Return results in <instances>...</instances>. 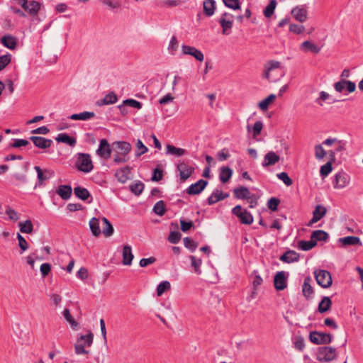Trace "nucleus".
Wrapping results in <instances>:
<instances>
[{
  "label": "nucleus",
  "mask_w": 363,
  "mask_h": 363,
  "mask_svg": "<svg viewBox=\"0 0 363 363\" xmlns=\"http://www.w3.org/2000/svg\"><path fill=\"white\" fill-rule=\"evenodd\" d=\"M311 278L310 277H306L303 281V284L302 286V292L303 295L306 298H311L312 295L313 294L314 291L313 289V287L310 284Z\"/></svg>",
  "instance_id": "nucleus-35"
},
{
  "label": "nucleus",
  "mask_w": 363,
  "mask_h": 363,
  "mask_svg": "<svg viewBox=\"0 0 363 363\" xmlns=\"http://www.w3.org/2000/svg\"><path fill=\"white\" fill-rule=\"evenodd\" d=\"M277 177L281 180L284 184L287 186H291L293 183L292 179L289 177L288 174L286 172H281L277 174Z\"/></svg>",
  "instance_id": "nucleus-64"
},
{
  "label": "nucleus",
  "mask_w": 363,
  "mask_h": 363,
  "mask_svg": "<svg viewBox=\"0 0 363 363\" xmlns=\"http://www.w3.org/2000/svg\"><path fill=\"white\" fill-rule=\"evenodd\" d=\"M189 259H190L191 262V266L194 269V272L197 274H201V264H202V260L201 259H199V258H196L194 256H190Z\"/></svg>",
  "instance_id": "nucleus-50"
},
{
  "label": "nucleus",
  "mask_w": 363,
  "mask_h": 363,
  "mask_svg": "<svg viewBox=\"0 0 363 363\" xmlns=\"http://www.w3.org/2000/svg\"><path fill=\"white\" fill-rule=\"evenodd\" d=\"M299 258V254L296 252L294 250H288L280 257L279 259L286 263H291L298 262Z\"/></svg>",
  "instance_id": "nucleus-25"
},
{
  "label": "nucleus",
  "mask_w": 363,
  "mask_h": 363,
  "mask_svg": "<svg viewBox=\"0 0 363 363\" xmlns=\"http://www.w3.org/2000/svg\"><path fill=\"white\" fill-rule=\"evenodd\" d=\"M223 2L225 6L233 10L240 9V8L239 0H223Z\"/></svg>",
  "instance_id": "nucleus-60"
},
{
  "label": "nucleus",
  "mask_w": 363,
  "mask_h": 363,
  "mask_svg": "<svg viewBox=\"0 0 363 363\" xmlns=\"http://www.w3.org/2000/svg\"><path fill=\"white\" fill-rule=\"evenodd\" d=\"M55 140L59 143H66L72 147H74L77 143L76 139L73 137H70L67 133L58 134Z\"/></svg>",
  "instance_id": "nucleus-33"
},
{
  "label": "nucleus",
  "mask_w": 363,
  "mask_h": 363,
  "mask_svg": "<svg viewBox=\"0 0 363 363\" xmlns=\"http://www.w3.org/2000/svg\"><path fill=\"white\" fill-rule=\"evenodd\" d=\"M277 6V1L276 0H270L269 4L266 6V8L264 10V15L266 18L271 17L276 9Z\"/></svg>",
  "instance_id": "nucleus-49"
},
{
  "label": "nucleus",
  "mask_w": 363,
  "mask_h": 363,
  "mask_svg": "<svg viewBox=\"0 0 363 363\" xmlns=\"http://www.w3.org/2000/svg\"><path fill=\"white\" fill-rule=\"evenodd\" d=\"M29 139L33 143L35 147L40 149L49 148L52 144V140L40 136H30Z\"/></svg>",
  "instance_id": "nucleus-20"
},
{
  "label": "nucleus",
  "mask_w": 363,
  "mask_h": 363,
  "mask_svg": "<svg viewBox=\"0 0 363 363\" xmlns=\"http://www.w3.org/2000/svg\"><path fill=\"white\" fill-rule=\"evenodd\" d=\"M313 240L317 241H325L326 242L329 238V235L324 230H314L311 236Z\"/></svg>",
  "instance_id": "nucleus-37"
},
{
  "label": "nucleus",
  "mask_w": 363,
  "mask_h": 363,
  "mask_svg": "<svg viewBox=\"0 0 363 363\" xmlns=\"http://www.w3.org/2000/svg\"><path fill=\"white\" fill-rule=\"evenodd\" d=\"M208 185V182L203 179H200L197 182L191 184L186 189V192L189 195H197L201 194L203 190Z\"/></svg>",
  "instance_id": "nucleus-16"
},
{
  "label": "nucleus",
  "mask_w": 363,
  "mask_h": 363,
  "mask_svg": "<svg viewBox=\"0 0 363 363\" xmlns=\"http://www.w3.org/2000/svg\"><path fill=\"white\" fill-rule=\"evenodd\" d=\"M177 170L179 172L180 179L184 182L191 176L194 168L184 162L179 161L177 164Z\"/></svg>",
  "instance_id": "nucleus-8"
},
{
  "label": "nucleus",
  "mask_w": 363,
  "mask_h": 363,
  "mask_svg": "<svg viewBox=\"0 0 363 363\" xmlns=\"http://www.w3.org/2000/svg\"><path fill=\"white\" fill-rule=\"evenodd\" d=\"M300 48L305 52L310 51L315 54H318L320 51V48L318 47L315 44L309 40L303 42L300 46Z\"/></svg>",
  "instance_id": "nucleus-31"
},
{
  "label": "nucleus",
  "mask_w": 363,
  "mask_h": 363,
  "mask_svg": "<svg viewBox=\"0 0 363 363\" xmlns=\"http://www.w3.org/2000/svg\"><path fill=\"white\" fill-rule=\"evenodd\" d=\"M316 245L315 240H313L312 239L308 241L306 240H300L298 242V247L299 249L303 251H308L313 248Z\"/></svg>",
  "instance_id": "nucleus-45"
},
{
  "label": "nucleus",
  "mask_w": 363,
  "mask_h": 363,
  "mask_svg": "<svg viewBox=\"0 0 363 363\" xmlns=\"http://www.w3.org/2000/svg\"><path fill=\"white\" fill-rule=\"evenodd\" d=\"M101 220L103 221L104 226L103 228V234L106 237H110L113 233V227L112 226L111 223L109 222V220L105 218H101Z\"/></svg>",
  "instance_id": "nucleus-43"
},
{
  "label": "nucleus",
  "mask_w": 363,
  "mask_h": 363,
  "mask_svg": "<svg viewBox=\"0 0 363 363\" xmlns=\"http://www.w3.org/2000/svg\"><path fill=\"white\" fill-rule=\"evenodd\" d=\"M279 160H280V157L279 155H277L273 151H269V152H267L265 155L262 165L264 167L274 165L276 163H277L279 161Z\"/></svg>",
  "instance_id": "nucleus-23"
},
{
  "label": "nucleus",
  "mask_w": 363,
  "mask_h": 363,
  "mask_svg": "<svg viewBox=\"0 0 363 363\" xmlns=\"http://www.w3.org/2000/svg\"><path fill=\"white\" fill-rule=\"evenodd\" d=\"M183 242L184 246L189 249L191 252H194L197 247V244L191 238H184Z\"/></svg>",
  "instance_id": "nucleus-55"
},
{
  "label": "nucleus",
  "mask_w": 363,
  "mask_h": 363,
  "mask_svg": "<svg viewBox=\"0 0 363 363\" xmlns=\"http://www.w3.org/2000/svg\"><path fill=\"white\" fill-rule=\"evenodd\" d=\"M72 191L70 186L60 185L58 186L56 192L62 199L67 200L72 195Z\"/></svg>",
  "instance_id": "nucleus-30"
},
{
  "label": "nucleus",
  "mask_w": 363,
  "mask_h": 363,
  "mask_svg": "<svg viewBox=\"0 0 363 363\" xmlns=\"http://www.w3.org/2000/svg\"><path fill=\"white\" fill-rule=\"evenodd\" d=\"M263 128V123L260 121H257L255 123L252 128L250 127V125L247 126V129L248 132L252 131L253 137L255 138L257 135H259L262 131V129Z\"/></svg>",
  "instance_id": "nucleus-46"
},
{
  "label": "nucleus",
  "mask_w": 363,
  "mask_h": 363,
  "mask_svg": "<svg viewBox=\"0 0 363 363\" xmlns=\"http://www.w3.org/2000/svg\"><path fill=\"white\" fill-rule=\"evenodd\" d=\"M309 340L315 345H326L332 341V335L318 331H312L309 334Z\"/></svg>",
  "instance_id": "nucleus-5"
},
{
  "label": "nucleus",
  "mask_w": 363,
  "mask_h": 363,
  "mask_svg": "<svg viewBox=\"0 0 363 363\" xmlns=\"http://www.w3.org/2000/svg\"><path fill=\"white\" fill-rule=\"evenodd\" d=\"M350 181V176L344 172H337L335 176V180L333 182V186L335 189H342L347 186Z\"/></svg>",
  "instance_id": "nucleus-12"
},
{
  "label": "nucleus",
  "mask_w": 363,
  "mask_h": 363,
  "mask_svg": "<svg viewBox=\"0 0 363 363\" xmlns=\"http://www.w3.org/2000/svg\"><path fill=\"white\" fill-rule=\"evenodd\" d=\"M95 116L94 112L84 111L79 113H74L69 116V119L72 120H80V121H88L93 118Z\"/></svg>",
  "instance_id": "nucleus-34"
},
{
  "label": "nucleus",
  "mask_w": 363,
  "mask_h": 363,
  "mask_svg": "<svg viewBox=\"0 0 363 363\" xmlns=\"http://www.w3.org/2000/svg\"><path fill=\"white\" fill-rule=\"evenodd\" d=\"M332 306V301L328 296H324L318 304V310L320 313H323L330 310Z\"/></svg>",
  "instance_id": "nucleus-39"
},
{
  "label": "nucleus",
  "mask_w": 363,
  "mask_h": 363,
  "mask_svg": "<svg viewBox=\"0 0 363 363\" xmlns=\"http://www.w3.org/2000/svg\"><path fill=\"white\" fill-rule=\"evenodd\" d=\"M291 14L294 18L300 23L305 22L308 18V11L304 8V6H297L294 7L291 11Z\"/></svg>",
  "instance_id": "nucleus-19"
},
{
  "label": "nucleus",
  "mask_w": 363,
  "mask_h": 363,
  "mask_svg": "<svg viewBox=\"0 0 363 363\" xmlns=\"http://www.w3.org/2000/svg\"><path fill=\"white\" fill-rule=\"evenodd\" d=\"M182 52L183 55H189L194 57L199 62H202L204 59L203 52L195 47L183 45L182 46Z\"/></svg>",
  "instance_id": "nucleus-15"
},
{
  "label": "nucleus",
  "mask_w": 363,
  "mask_h": 363,
  "mask_svg": "<svg viewBox=\"0 0 363 363\" xmlns=\"http://www.w3.org/2000/svg\"><path fill=\"white\" fill-rule=\"evenodd\" d=\"M332 164L330 162H328L320 167V174L322 177H325L332 172Z\"/></svg>",
  "instance_id": "nucleus-54"
},
{
  "label": "nucleus",
  "mask_w": 363,
  "mask_h": 363,
  "mask_svg": "<svg viewBox=\"0 0 363 363\" xmlns=\"http://www.w3.org/2000/svg\"><path fill=\"white\" fill-rule=\"evenodd\" d=\"M336 357V350L332 347H322L318 349L317 359L320 362H328Z\"/></svg>",
  "instance_id": "nucleus-7"
},
{
  "label": "nucleus",
  "mask_w": 363,
  "mask_h": 363,
  "mask_svg": "<svg viewBox=\"0 0 363 363\" xmlns=\"http://www.w3.org/2000/svg\"><path fill=\"white\" fill-rule=\"evenodd\" d=\"M130 191L135 195H140L144 189V184L141 182H136L130 186Z\"/></svg>",
  "instance_id": "nucleus-52"
},
{
  "label": "nucleus",
  "mask_w": 363,
  "mask_h": 363,
  "mask_svg": "<svg viewBox=\"0 0 363 363\" xmlns=\"http://www.w3.org/2000/svg\"><path fill=\"white\" fill-rule=\"evenodd\" d=\"M233 15L227 12L223 13L220 16L218 20V23H220L222 28V33L223 35L230 34L233 26Z\"/></svg>",
  "instance_id": "nucleus-6"
},
{
  "label": "nucleus",
  "mask_w": 363,
  "mask_h": 363,
  "mask_svg": "<svg viewBox=\"0 0 363 363\" xmlns=\"http://www.w3.org/2000/svg\"><path fill=\"white\" fill-rule=\"evenodd\" d=\"M113 150L116 154L120 155L128 156L129 152L131 150V145L129 143L124 141L114 142L112 144Z\"/></svg>",
  "instance_id": "nucleus-13"
},
{
  "label": "nucleus",
  "mask_w": 363,
  "mask_h": 363,
  "mask_svg": "<svg viewBox=\"0 0 363 363\" xmlns=\"http://www.w3.org/2000/svg\"><path fill=\"white\" fill-rule=\"evenodd\" d=\"M165 211V205L163 201H159L155 204L153 207V212L155 214L162 216L164 215Z\"/></svg>",
  "instance_id": "nucleus-51"
},
{
  "label": "nucleus",
  "mask_w": 363,
  "mask_h": 363,
  "mask_svg": "<svg viewBox=\"0 0 363 363\" xmlns=\"http://www.w3.org/2000/svg\"><path fill=\"white\" fill-rule=\"evenodd\" d=\"M326 155V152L321 145L315 146V156L318 160H322Z\"/></svg>",
  "instance_id": "nucleus-63"
},
{
  "label": "nucleus",
  "mask_w": 363,
  "mask_h": 363,
  "mask_svg": "<svg viewBox=\"0 0 363 363\" xmlns=\"http://www.w3.org/2000/svg\"><path fill=\"white\" fill-rule=\"evenodd\" d=\"M289 273L284 271L278 272L274 276V285L277 291H282L287 286Z\"/></svg>",
  "instance_id": "nucleus-9"
},
{
  "label": "nucleus",
  "mask_w": 363,
  "mask_h": 363,
  "mask_svg": "<svg viewBox=\"0 0 363 363\" xmlns=\"http://www.w3.org/2000/svg\"><path fill=\"white\" fill-rule=\"evenodd\" d=\"M20 231L23 233H31L33 230V225L30 220H26L23 222L18 223Z\"/></svg>",
  "instance_id": "nucleus-42"
},
{
  "label": "nucleus",
  "mask_w": 363,
  "mask_h": 363,
  "mask_svg": "<svg viewBox=\"0 0 363 363\" xmlns=\"http://www.w3.org/2000/svg\"><path fill=\"white\" fill-rule=\"evenodd\" d=\"M6 213L12 221H17L19 219L18 213L10 206L6 208Z\"/></svg>",
  "instance_id": "nucleus-57"
},
{
  "label": "nucleus",
  "mask_w": 363,
  "mask_h": 363,
  "mask_svg": "<svg viewBox=\"0 0 363 363\" xmlns=\"http://www.w3.org/2000/svg\"><path fill=\"white\" fill-rule=\"evenodd\" d=\"M136 147L138 149V152L135 153L136 157H140L148 151L147 147L140 140H138L136 143Z\"/></svg>",
  "instance_id": "nucleus-62"
},
{
  "label": "nucleus",
  "mask_w": 363,
  "mask_h": 363,
  "mask_svg": "<svg viewBox=\"0 0 363 363\" xmlns=\"http://www.w3.org/2000/svg\"><path fill=\"white\" fill-rule=\"evenodd\" d=\"M233 170L228 167H222L220 169L219 179L223 183H226L230 179Z\"/></svg>",
  "instance_id": "nucleus-38"
},
{
  "label": "nucleus",
  "mask_w": 363,
  "mask_h": 363,
  "mask_svg": "<svg viewBox=\"0 0 363 363\" xmlns=\"http://www.w3.org/2000/svg\"><path fill=\"white\" fill-rule=\"evenodd\" d=\"M76 167L79 171L84 173L91 172L94 166L90 155L86 153H79L76 161Z\"/></svg>",
  "instance_id": "nucleus-2"
},
{
  "label": "nucleus",
  "mask_w": 363,
  "mask_h": 363,
  "mask_svg": "<svg viewBox=\"0 0 363 363\" xmlns=\"http://www.w3.org/2000/svg\"><path fill=\"white\" fill-rule=\"evenodd\" d=\"M203 4L205 15L207 16H213L216 9V1L214 0H205Z\"/></svg>",
  "instance_id": "nucleus-36"
},
{
  "label": "nucleus",
  "mask_w": 363,
  "mask_h": 363,
  "mask_svg": "<svg viewBox=\"0 0 363 363\" xmlns=\"http://www.w3.org/2000/svg\"><path fill=\"white\" fill-rule=\"evenodd\" d=\"M330 98H331V96L328 93H327V92H325L324 91H322L320 92L319 97L315 99V102L317 104H318L319 106H323V101L328 100Z\"/></svg>",
  "instance_id": "nucleus-59"
},
{
  "label": "nucleus",
  "mask_w": 363,
  "mask_h": 363,
  "mask_svg": "<svg viewBox=\"0 0 363 363\" xmlns=\"http://www.w3.org/2000/svg\"><path fill=\"white\" fill-rule=\"evenodd\" d=\"M62 315L65 318V319L70 324L71 327L73 329L77 328V327L78 326V323L72 317L68 308H65L63 311Z\"/></svg>",
  "instance_id": "nucleus-48"
},
{
  "label": "nucleus",
  "mask_w": 363,
  "mask_h": 363,
  "mask_svg": "<svg viewBox=\"0 0 363 363\" xmlns=\"http://www.w3.org/2000/svg\"><path fill=\"white\" fill-rule=\"evenodd\" d=\"M334 89L337 92H342L345 89H346L348 93H352L356 89V84L354 82L351 81L341 79L340 81L334 84Z\"/></svg>",
  "instance_id": "nucleus-14"
},
{
  "label": "nucleus",
  "mask_w": 363,
  "mask_h": 363,
  "mask_svg": "<svg viewBox=\"0 0 363 363\" xmlns=\"http://www.w3.org/2000/svg\"><path fill=\"white\" fill-rule=\"evenodd\" d=\"M229 196L228 193H223V191L215 189L211 196L207 199V202L208 205H213L216 203L224 200L225 199Z\"/></svg>",
  "instance_id": "nucleus-22"
},
{
  "label": "nucleus",
  "mask_w": 363,
  "mask_h": 363,
  "mask_svg": "<svg viewBox=\"0 0 363 363\" xmlns=\"http://www.w3.org/2000/svg\"><path fill=\"white\" fill-rule=\"evenodd\" d=\"M280 203V200L277 198L272 197L269 199L267 201V207L273 211H275L277 210V207Z\"/></svg>",
  "instance_id": "nucleus-61"
},
{
  "label": "nucleus",
  "mask_w": 363,
  "mask_h": 363,
  "mask_svg": "<svg viewBox=\"0 0 363 363\" xmlns=\"http://www.w3.org/2000/svg\"><path fill=\"white\" fill-rule=\"evenodd\" d=\"M94 340V335L91 331L86 335H80L77 338V342L74 345V351L77 354H88L89 350L85 347L91 346Z\"/></svg>",
  "instance_id": "nucleus-1"
},
{
  "label": "nucleus",
  "mask_w": 363,
  "mask_h": 363,
  "mask_svg": "<svg viewBox=\"0 0 363 363\" xmlns=\"http://www.w3.org/2000/svg\"><path fill=\"white\" fill-rule=\"evenodd\" d=\"M280 67V62L278 61L271 60L267 62L264 65V71L263 74V77L266 78L269 81L275 82L277 79L272 77L271 73L275 69H277Z\"/></svg>",
  "instance_id": "nucleus-18"
},
{
  "label": "nucleus",
  "mask_w": 363,
  "mask_h": 363,
  "mask_svg": "<svg viewBox=\"0 0 363 363\" xmlns=\"http://www.w3.org/2000/svg\"><path fill=\"white\" fill-rule=\"evenodd\" d=\"M130 169L129 167H125L123 168H121L118 170H116L115 173V177H116L117 180L124 184L129 179H130Z\"/></svg>",
  "instance_id": "nucleus-24"
},
{
  "label": "nucleus",
  "mask_w": 363,
  "mask_h": 363,
  "mask_svg": "<svg viewBox=\"0 0 363 363\" xmlns=\"http://www.w3.org/2000/svg\"><path fill=\"white\" fill-rule=\"evenodd\" d=\"M75 196L82 201H86L89 198L91 199L89 191L84 187L77 186L74 188Z\"/></svg>",
  "instance_id": "nucleus-32"
},
{
  "label": "nucleus",
  "mask_w": 363,
  "mask_h": 363,
  "mask_svg": "<svg viewBox=\"0 0 363 363\" xmlns=\"http://www.w3.org/2000/svg\"><path fill=\"white\" fill-rule=\"evenodd\" d=\"M21 6L32 16H36L40 9V4L36 1L21 2Z\"/></svg>",
  "instance_id": "nucleus-17"
},
{
  "label": "nucleus",
  "mask_w": 363,
  "mask_h": 363,
  "mask_svg": "<svg viewBox=\"0 0 363 363\" xmlns=\"http://www.w3.org/2000/svg\"><path fill=\"white\" fill-rule=\"evenodd\" d=\"M166 148H167V152H166L167 154L175 155L177 157L182 156V155H185L186 152V151L184 149L180 148V147H177L172 145H167Z\"/></svg>",
  "instance_id": "nucleus-40"
},
{
  "label": "nucleus",
  "mask_w": 363,
  "mask_h": 363,
  "mask_svg": "<svg viewBox=\"0 0 363 363\" xmlns=\"http://www.w3.org/2000/svg\"><path fill=\"white\" fill-rule=\"evenodd\" d=\"M113 148L106 139H101L99 142V147L96 150L97 155L105 160L110 157Z\"/></svg>",
  "instance_id": "nucleus-11"
},
{
  "label": "nucleus",
  "mask_w": 363,
  "mask_h": 363,
  "mask_svg": "<svg viewBox=\"0 0 363 363\" xmlns=\"http://www.w3.org/2000/svg\"><path fill=\"white\" fill-rule=\"evenodd\" d=\"M17 239L18 241V246L21 250V254H22L24 251L28 249V244L20 233H17Z\"/></svg>",
  "instance_id": "nucleus-56"
},
{
  "label": "nucleus",
  "mask_w": 363,
  "mask_h": 363,
  "mask_svg": "<svg viewBox=\"0 0 363 363\" xmlns=\"http://www.w3.org/2000/svg\"><path fill=\"white\" fill-rule=\"evenodd\" d=\"M326 212L327 210L324 206L321 205L316 206L313 212V218L308 222V226H312L314 223L320 220L326 214Z\"/></svg>",
  "instance_id": "nucleus-21"
},
{
  "label": "nucleus",
  "mask_w": 363,
  "mask_h": 363,
  "mask_svg": "<svg viewBox=\"0 0 363 363\" xmlns=\"http://www.w3.org/2000/svg\"><path fill=\"white\" fill-rule=\"evenodd\" d=\"M276 97L277 96L274 94L269 95L267 98L259 103V108L262 111H266L268 108L269 105L276 99Z\"/></svg>",
  "instance_id": "nucleus-44"
},
{
  "label": "nucleus",
  "mask_w": 363,
  "mask_h": 363,
  "mask_svg": "<svg viewBox=\"0 0 363 363\" xmlns=\"http://www.w3.org/2000/svg\"><path fill=\"white\" fill-rule=\"evenodd\" d=\"M181 239V233L179 231H171L168 237V240L172 244H177Z\"/></svg>",
  "instance_id": "nucleus-58"
},
{
  "label": "nucleus",
  "mask_w": 363,
  "mask_h": 363,
  "mask_svg": "<svg viewBox=\"0 0 363 363\" xmlns=\"http://www.w3.org/2000/svg\"><path fill=\"white\" fill-rule=\"evenodd\" d=\"M171 284L168 281H162L160 282L157 287V296H162L167 290L169 289Z\"/></svg>",
  "instance_id": "nucleus-53"
},
{
  "label": "nucleus",
  "mask_w": 363,
  "mask_h": 363,
  "mask_svg": "<svg viewBox=\"0 0 363 363\" xmlns=\"http://www.w3.org/2000/svg\"><path fill=\"white\" fill-rule=\"evenodd\" d=\"M1 43L3 45L10 50H13L16 47V38L11 35H5L1 38Z\"/></svg>",
  "instance_id": "nucleus-28"
},
{
  "label": "nucleus",
  "mask_w": 363,
  "mask_h": 363,
  "mask_svg": "<svg viewBox=\"0 0 363 363\" xmlns=\"http://www.w3.org/2000/svg\"><path fill=\"white\" fill-rule=\"evenodd\" d=\"M117 96L113 92H110L106 94L104 98L99 103V105H109L113 104L117 101Z\"/></svg>",
  "instance_id": "nucleus-47"
},
{
  "label": "nucleus",
  "mask_w": 363,
  "mask_h": 363,
  "mask_svg": "<svg viewBox=\"0 0 363 363\" xmlns=\"http://www.w3.org/2000/svg\"><path fill=\"white\" fill-rule=\"evenodd\" d=\"M314 276L317 283L323 288H329L333 283L330 273L324 269H318L314 272Z\"/></svg>",
  "instance_id": "nucleus-3"
},
{
  "label": "nucleus",
  "mask_w": 363,
  "mask_h": 363,
  "mask_svg": "<svg viewBox=\"0 0 363 363\" xmlns=\"http://www.w3.org/2000/svg\"><path fill=\"white\" fill-rule=\"evenodd\" d=\"M234 196L238 199H250L251 193L250 190L245 186L236 188L233 191Z\"/></svg>",
  "instance_id": "nucleus-29"
},
{
  "label": "nucleus",
  "mask_w": 363,
  "mask_h": 363,
  "mask_svg": "<svg viewBox=\"0 0 363 363\" xmlns=\"http://www.w3.org/2000/svg\"><path fill=\"white\" fill-rule=\"evenodd\" d=\"M123 264L124 265H130L134 257L132 252V248L130 245H126L123 249Z\"/></svg>",
  "instance_id": "nucleus-27"
},
{
  "label": "nucleus",
  "mask_w": 363,
  "mask_h": 363,
  "mask_svg": "<svg viewBox=\"0 0 363 363\" xmlns=\"http://www.w3.org/2000/svg\"><path fill=\"white\" fill-rule=\"evenodd\" d=\"M34 169L37 172L38 177V182L35 186V188L38 186H41L44 181L50 179L55 175L54 171L51 169H45L43 170L39 166H35Z\"/></svg>",
  "instance_id": "nucleus-10"
},
{
  "label": "nucleus",
  "mask_w": 363,
  "mask_h": 363,
  "mask_svg": "<svg viewBox=\"0 0 363 363\" xmlns=\"http://www.w3.org/2000/svg\"><path fill=\"white\" fill-rule=\"evenodd\" d=\"M89 227L94 236L97 237L101 234V231L99 226V221L96 218H92L89 220Z\"/></svg>",
  "instance_id": "nucleus-41"
},
{
  "label": "nucleus",
  "mask_w": 363,
  "mask_h": 363,
  "mask_svg": "<svg viewBox=\"0 0 363 363\" xmlns=\"http://www.w3.org/2000/svg\"><path fill=\"white\" fill-rule=\"evenodd\" d=\"M339 242H340L343 246L362 245V242L359 238L356 236H347L341 238L339 239Z\"/></svg>",
  "instance_id": "nucleus-26"
},
{
  "label": "nucleus",
  "mask_w": 363,
  "mask_h": 363,
  "mask_svg": "<svg viewBox=\"0 0 363 363\" xmlns=\"http://www.w3.org/2000/svg\"><path fill=\"white\" fill-rule=\"evenodd\" d=\"M232 213L236 216L240 223L245 225H250L253 223V216L246 209H242L240 205L235 206L232 209Z\"/></svg>",
  "instance_id": "nucleus-4"
}]
</instances>
